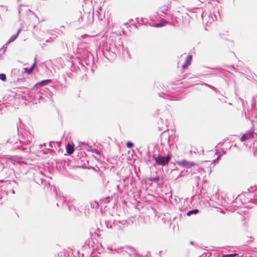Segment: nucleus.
<instances>
[{
  "label": "nucleus",
  "instance_id": "nucleus-52",
  "mask_svg": "<svg viewBox=\"0 0 257 257\" xmlns=\"http://www.w3.org/2000/svg\"><path fill=\"white\" fill-rule=\"evenodd\" d=\"M109 202V200H106V201H105V202Z\"/></svg>",
  "mask_w": 257,
  "mask_h": 257
},
{
  "label": "nucleus",
  "instance_id": "nucleus-53",
  "mask_svg": "<svg viewBox=\"0 0 257 257\" xmlns=\"http://www.w3.org/2000/svg\"><path fill=\"white\" fill-rule=\"evenodd\" d=\"M109 202V200H106V201H105V202Z\"/></svg>",
  "mask_w": 257,
  "mask_h": 257
},
{
  "label": "nucleus",
  "instance_id": "nucleus-11",
  "mask_svg": "<svg viewBox=\"0 0 257 257\" xmlns=\"http://www.w3.org/2000/svg\"><path fill=\"white\" fill-rule=\"evenodd\" d=\"M12 182L11 181H8L6 183V186L7 187V193L12 192V194H15V189H17L18 188V183L16 180H12Z\"/></svg>",
  "mask_w": 257,
  "mask_h": 257
},
{
  "label": "nucleus",
  "instance_id": "nucleus-41",
  "mask_svg": "<svg viewBox=\"0 0 257 257\" xmlns=\"http://www.w3.org/2000/svg\"><path fill=\"white\" fill-rule=\"evenodd\" d=\"M110 48H108V47H106L105 48V50L106 51H110Z\"/></svg>",
  "mask_w": 257,
  "mask_h": 257
},
{
  "label": "nucleus",
  "instance_id": "nucleus-56",
  "mask_svg": "<svg viewBox=\"0 0 257 257\" xmlns=\"http://www.w3.org/2000/svg\"><path fill=\"white\" fill-rule=\"evenodd\" d=\"M161 145H163V144L162 143H161Z\"/></svg>",
  "mask_w": 257,
  "mask_h": 257
},
{
  "label": "nucleus",
  "instance_id": "nucleus-9",
  "mask_svg": "<svg viewBox=\"0 0 257 257\" xmlns=\"http://www.w3.org/2000/svg\"><path fill=\"white\" fill-rule=\"evenodd\" d=\"M39 93H35L32 89L28 93L27 96H22V99L28 102H32L33 103L37 104V100L39 101Z\"/></svg>",
  "mask_w": 257,
  "mask_h": 257
},
{
  "label": "nucleus",
  "instance_id": "nucleus-27",
  "mask_svg": "<svg viewBox=\"0 0 257 257\" xmlns=\"http://www.w3.org/2000/svg\"><path fill=\"white\" fill-rule=\"evenodd\" d=\"M6 75L5 73H0V80L5 81L6 80Z\"/></svg>",
  "mask_w": 257,
  "mask_h": 257
},
{
  "label": "nucleus",
  "instance_id": "nucleus-37",
  "mask_svg": "<svg viewBox=\"0 0 257 257\" xmlns=\"http://www.w3.org/2000/svg\"><path fill=\"white\" fill-rule=\"evenodd\" d=\"M188 66H186V65H185V63H184L182 66V70L185 69Z\"/></svg>",
  "mask_w": 257,
  "mask_h": 257
},
{
  "label": "nucleus",
  "instance_id": "nucleus-55",
  "mask_svg": "<svg viewBox=\"0 0 257 257\" xmlns=\"http://www.w3.org/2000/svg\"><path fill=\"white\" fill-rule=\"evenodd\" d=\"M99 10H101V7H100V8H99Z\"/></svg>",
  "mask_w": 257,
  "mask_h": 257
},
{
  "label": "nucleus",
  "instance_id": "nucleus-14",
  "mask_svg": "<svg viewBox=\"0 0 257 257\" xmlns=\"http://www.w3.org/2000/svg\"><path fill=\"white\" fill-rule=\"evenodd\" d=\"M37 63V58L35 57L34 59V62L33 64L31 65L30 68H25L24 70L23 71V73H27L28 74H30L34 69V67L35 66Z\"/></svg>",
  "mask_w": 257,
  "mask_h": 257
},
{
  "label": "nucleus",
  "instance_id": "nucleus-3",
  "mask_svg": "<svg viewBox=\"0 0 257 257\" xmlns=\"http://www.w3.org/2000/svg\"><path fill=\"white\" fill-rule=\"evenodd\" d=\"M177 164L180 167L185 168V169L180 171L177 178H181L190 174L192 175L194 173H192V168L196 165V163L192 161H188L185 159L178 161L177 162Z\"/></svg>",
  "mask_w": 257,
  "mask_h": 257
},
{
  "label": "nucleus",
  "instance_id": "nucleus-39",
  "mask_svg": "<svg viewBox=\"0 0 257 257\" xmlns=\"http://www.w3.org/2000/svg\"><path fill=\"white\" fill-rule=\"evenodd\" d=\"M212 69H215V70H219V71H221L222 70V69L219 67H216V68H212Z\"/></svg>",
  "mask_w": 257,
  "mask_h": 257
},
{
  "label": "nucleus",
  "instance_id": "nucleus-36",
  "mask_svg": "<svg viewBox=\"0 0 257 257\" xmlns=\"http://www.w3.org/2000/svg\"><path fill=\"white\" fill-rule=\"evenodd\" d=\"M49 145L50 147L53 148L54 147V146L55 145V143L54 142H50Z\"/></svg>",
  "mask_w": 257,
  "mask_h": 257
},
{
  "label": "nucleus",
  "instance_id": "nucleus-40",
  "mask_svg": "<svg viewBox=\"0 0 257 257\" xmlns=\"http://www.w3.org/2000/svg\"><path fill=\"white\" fill-rule=\"evenodd\" d=\"M76 168H84V165H82V166H75Z\"/></svg>",
  "mask_w": 257,
  "mask_h": 257
},
{
  "label": "nucleus",
  "instance_id": "nucleus-20",
  "mask_svg": "<svg viewBox=\"0 0 257 257\" xmlns=\"http://www.w3.org/2000/svg\"><path fill=\"white\" fill-rule=\"evenodd\" d=\"M202 85H203L204 86H206V87L211 89L212 90H214L216 92L219 91L216 87H215L214 86H213L210 84H209L208 83L204 82L202 84Z\"/></svg>",
  "mask_w": 257,
  "mask_h": 257
},
{
  "label": "nucleus",
  "instance_id": "nucleus-42",
  "mask_svg": "<svg viewBox=\"0 0 257 257\" xmlns=\"http://www.w3.org/2000/svg\"><path fill=\"white\" fill-rule=\"evenodd\" d=\"M102 53H103V55L104 56V57H105V58H107V56H106V54H105V53H104V49H103V50H102Z\"/></svg>",
  "mask_w": 257,
  "mask_h": 257
},
{
  "label": "nucleus",
  "instance_id": "nucleus-1",
  "mask_svg": "<svg viewBox=\"0 0 257 257\" xmlns=\"http://www.w3.org/2000/svg\"><path fill=\"white\" fill-rule=\"evenodd\" d=\"M172 157V154L166 149H163L160 151V147L158 145L154 147V154L152 156L153 159L155 161L154 166L164 167L167 165Z\"/></svg>",
  "mask_w": 257,
  "mask_h": 257
},
{
  "label": "nucleus",
  "instance_id": "nucleus-58",
  "mask_svg": "<svg viewBox=\"0 0 257 257\" xmlns=\"http://www.w3.org/2000/svg\"><path fill=\"white\" fill-rule=\"evenodd\" d=\"M18 1H19L20 0H18Z\"/></svg>",
  "mask_w": 257,
  "mask_h": 257
},
{
  "label": "nucleus",
  "instance_id": "nucleus-24",
  "mask_svg": "<svg viewBox=\"0 0 257 257\" xmlns=\"http://www.w3.org/2000/svg\"><path fill=\"white\" fill-rule=\"evenodd\" d=\"M134 146V144L133 142L131 141H127L126 143V147L128 149H131L133 148Z\"/></svg>",
  "mask_w": 257,
  "mask_h": 257
},
{
  "label": "nucleus",
  "instance_id": "nucleus-15",
  "mask_svg": "<svg viewBox=\"0 0 257 257\" xmlns=\"http://www.w3.org/2000/svg\"><path fill=\"white\" fill-rule=\"evenodd\" d=\"M163 178L161 176H157L155 177H149L148 178V180L150 182H154L157 183L158 184L161 183L160 181L163 180Z\"/></svg>",
  "mask_w": 257,
  "mask_h": 257
},
{
  "label": "nucleus",
  "instance_id": "nucleus-33",
  "mask_svg": "<svg viewBox=\"0 0 257 257\" xmlns=\"http://www.w3.org/2000/svg\"><path fill=\"white\" fill-rule=\"evenodd\" d=\"M79 146L77 147V148H79V147H80L81 148V145H84V146H87V144L85 143V142H79Z\"/></svg>",
  "mask_w": 257,
  "mask_h": 257
},
{
  "label": "nucleus",
  "instance_id": "nucleus-8",
  "mask_svg": "<svg viewBox=\"0 0 257 257\" xmlns=\"http://www.w3.org/2000/svg\"><path fill=\"white\" fill-rule=\"evenodd\" d=\"M81 255L82 257H99L94 249L90 247L89 244H85L82 247Z\"/></svg>",
  "mask_w": 257,
  "mask_h": 257
},
{
  "label": "nucleus",
  "instance_id": "nucleus-10",
  "mask_svg": "<svg viewBox=\"0 0 257 257\" xmlns=\"http://www.w3.org/2000/svg\"><path fill=\"white\" fill-rule=\"evenodd\" d=\"M171 1H168L166 4L160 7L158 11V15L163 17H169V12H170L171 9Z\"/></svg>",
  "mask_w": 257,
  "mask_h": 257
},
{
  "label": "nucleus",
  "instance_id": "nucleus-13",
  "mask_svg": "<svg viewBox=\"0 0 257 257\" xmlns=\"http://www.w3.org/2000/svg\"><path fill=\"white\" fill-rule=\"evenodd\" d=\"M252 137L253 134L251 131H248L241 137L240 140L241 142H243L252 138Z\"/></svg>",
  "mask_w": 257,
  "mask_h": 257
},
{
  "label": "nucleus",
  "instance_id": "nucleus-30",
  "mask_svg": "<svg viewBox=\"0 0 257 257\" xmlns=\"http://www.w3.org/2000/svg\"><path fill=\"white\" fill-rule=\"evenodd\" d=\"M66 150H67V152L69 154H70V155H71V154H73V152H74V150H73V149H68V148H67H67H66Z\"/></svg>",
  "mask_w": 257,
  "mask_h": 257
},
{
  "label": "nucleus",
  "instance_id": "nucleus-44",
  "mask_svg": "<svg viewBox=\"0 0 257 257\" xmlns=\"http://www.w3.org/2000/svg\"><path fill=\"white\" fill-rule=\"evenodd\" d=\"M178 170H179V169L178 168H176L173 171H178Z\"/></svg>",
  "mask_w": 257,
  "mask_h": 257
},
{
  "label": "nucleus",
  "instance_id": "nucleus-29",
  "mask_svg": "<svg viewBox=\"0 0 257 257\" xmlns=\"http://www.w3.org/2000/svg\"><path fill=\"white\" fill-rule=\"evenodd\" d=\"M226 98H227L225 96L222 95L221 98H218V99L220 101H222L226 103Z\"/></svg>",
  "mask_w": 257,
  "mask_h": 257
},
{
  "label": "nucleus",
  "instance_id": "nucleus-43",
  "mask_svg": "<svg viewBox=\"0 0 257 257\" xmlns=\"http://www.w3.org/2000/svg\"><path fill=\"white\" fill-rule=\"evenodd\" d=\"M92 152H94V153H95L98 155H100V153L96 151H92Z\"/></svg>",
  "mask_w": 257,
  "mask_h": 257
},
{
  "label": "nucleus",
  "instance_id": "nucleus-28",
  "mask_svg": "<svg viewBox=\"0 0 257 257\" xmlns=\"http://www.w3.org/2000/svg\"><path fill=\"white\" fill-rule=\"evenodd\" d=\"M164 25L163 22H159L155 24V27H162Z\"/></svg>",
  "mask_w": 257,
  "mask_h": 257
},
{
  "label": "nucleus",
  "instance_id": "nucleus-4",
  "mask_svg": "<svg viewBox=\"0 0 257 257\" xmlns=\"http://www.w3.org/2000/svg\"><path fill=\"white\" fill-rule=\"evenodd\" d=\"M0 183L7 182L14 180L15 178L20 180L17 176H16L15 171L13 169L4 167L0 172Z\"/></svg>",
  "mask_w": 257,
  "mask_h": 257
},
{
  "label": "nucleus",
  "instance_id": "nucleus-19",
  "mask_svg": "<svg viewBox=\"0 0 257 257\" xmlns=\"http://www.w3.org/2000/svg\"><path fill=\"white\" fill-rule=\"evenodd\" d=\"M174 139V137L171 138L170 136H168L166 137L165 140H167L168 144L171 147L175 142Z\"/></svg>",
  "mask_w": 257,
  "mask_h": 257
},
{
  "label": "nucleus",
  "instance_id": "nucleus-34",
  "mask_svg": "<svg viewBox=\"0 0 257 257\" xmlns=\"http://www.w3.org/2000/svg\"><path fill=\"white\" fill-rule=\"evenodd\" d=\"M225 152L226 151L224 149H221V152H219L220 154L219 155H221V156L222 155L224 154Z\"/></svg>",
  "mask_w": 257,
  "mask_h": 257
},
{
  "label": "nucleus",
  "instance_id": "nucleus-54",
  "mask_svg": "<svg viewBox=\"0 0 257 257\" xmlns=\"http://www.w3.org/2000/svg\"><path fill=\"white\" fill-rule=\"evenodd\" d=\"M77 253H78V254H80V253L79 251H77Z\"/></svg>",
  "mask_w": 257,
  "mask_h": 257
},
{
  "label": "nucleus",
  "instance_id": "nucleus-17",
  "mask_svg": "<svg viewBox=\"0 0 257 257\" xmlns=\"http://www.w3.org/2000/svg\"><path fill=\"white\" fill-rule=\"evenodd\" d=\"M192 60V55L189 54L187 55L185 61L184 62L185 65H186V66H189L191 64V62Z\"/></svg>",
  "mask_w": 257,
  "mask_h": 257
},
{
  "label": "nucleus",
  "instance_id": "nucleus-32",
  "mask_svg": "<svg viewBox=\"0 0 257 257\" xmlns=\"http://www.w3.org/2000/svg\"><path fill=\"white\" fill-rule=\"evenodd\" d=\"M130 251L133 252L135 251V248L132 246H128L126 247Z\"/></svg>",
  "mask_w": 257,
  "mask_h": 257
},
{
  "label": "nucleus",
  "instance_id": "nucleus-31",
  "mask_svg": "<svg viewBox=\"0 0 257 257\" xmlns=\"http://www.w3.org/2000/svg\"><path fill=\"white\" fill-rule=\"evenodd\" d=\"M34 181H35V182H36L37 184H40L39 181H40L41 183V184H42V183H43V181L44 180V179H42V178H41V179H39L38 180V181L36 180V178H34Z\"/></svg>",
  "mask_w": 257,
  "mask_h": 257
},
{
  "label": "nucleus",
  "instance_id": "nucleus-59",
  "mask_svg": "<svg viewBox=\"0 0 257 257\" xmlns=\"http://www.w3.org/2000/svg\"><path fill=\"white\" fill-rule=\"evenodd\" d=\"M256 97H257V95H256Z\"/></svg>",
  "mask_w": 257,
  "mask_h": 257
},
{
  "label": "nucleus",
  "instance_id": "nucleus-47",
  "mask_svg": "<svg viewBox=\"0 0 257 257\" xmlns=\"http://www.w3.org/2000/svg\"><path fill=\"white\" fill-rule=\"evenodd\" d=\"M190 244H193L194 243V242H193V241H191L190 242Z\"/></svg>",
  "mask_w": 257,
  "mask_h": 257
},
{
  "label": "nucleus",
  "instance_id": "nucleus-35",
  "mask_svg": "<svg viewBox=\"0 0 257 257\" xmlns=\"http://www.w3.org/2000/svg\"><path fill=\"white\" fill-rule=\"evenodd\" d=\"M22 28H20L18 31H17V32L16 33V34H15L16 35H17V36H18L19 34L20 33V32L22 31Z\"/></svg>",
  "mask_w": 257,
  "mask_h": 257
},
{
  "label": "nucleus",
  "instance_id": "nucleus-48",
  "mask_svg": "<svg viewBox=\"0 0 257 257\" xmlns=\"http://www.w3.org/2000/svg\"><path fill=\"white\" fill-rule=\"evenodd\" d=\"M230 67H231V68H233V69L234 68V66H233V65H230Z\"/></svg>",
  "mask_w": 257,
  "mask_h": 257
},
{
  "label": "nucleus",
  "instance_id": "nucleus-18",
  "mask_svg": "<svg viewBox=\"0 0 257 257\" xmlns=\"http://www.w3.org/2000/svg\"><path fill=\"white\" fill-rule=\"evenodd\" d=\"M199 212V210L198 209H193L189 210L186 213L187 216H191L192 214H197Z\"/></svg>",
  "mask_w": 257,
  "mask_h": 257
},
{
  "label": "nucleus",
  "instance_id": "nucleus-50",
  "mask_svg": "<svg viewBox=\"0 0 257 257\" xmlns=\"http://www.w3.org/2000/svg\"><path fill=\"white\" fill-rule=\"evenodd\" d=\"M204 162L208 163V162H209V161H204Z\"/></svg>",
  "mask_w": 257,
  "mask_h": 257
},
{
  "label": "nucleus",
  "instance_id": "nucleus-25",
  "mask_svg": "<svg viewBox=\"0 0 257 257\" xmlns=\"http://www.w3.org/2000/svg\"><path fill=\"white\" fill-rule=\"evenodd\" d=\"M104 223L107 228H111L112 227V225L110 224V222L108 220H104Z\"/></svg>",
  "mask_w": 257,
  "mask_h": 257
},
{
  "label": "nucleus",
  "instance_id": "nucleus-22",
  "mask_svg": "<svg viewBox=\"0 0 257 257\" xmlns=\"http://www.w3.org/2000/svg\"><path fill=\"white\" fill-rule=\"evenodd\" d=\"M63 201L62 205L63 206H67L69 211H71L73 208H74V207L72 205H69V204H66L65 202V199H63Z\"/></svg>",
  "mask_w": 257,
  "mask_h": 257
},
{
  "label": "nucleus",
  "instance_id": "nucleus-49",
  "mask_svg": "<svg viewBox=\"0 0 257 257\" xmlns=\"http://www.w3.org/2000/svg\"><path fill=\"white\" fill-rule=\"evenodd\" d=\"M162 134H163V136H164L165 135V132H163V133H162Z\"/></svg>",
  "mask_w": 257,
  "mask_h": 257
},
{
  "label": "nucleus",
  "instance_id": "nucleus-7",
  "mask_svg": "<svg viewBox=\"0 0 257 257\" xmlns=\"http://www.w3.org/2000/svg\"><path fill=\"white\" fill-rule=\"evenodd\" d=\"M22 143L21 140L14 136L10 137L5 143H4L5 144L11 145L13 149L17 150L18 152H22Z\"/></svg>",
  "mask_w": 257,
  "mask_h": 257
},
{
  "label": "nucleus",
  "instance_id": "nucleus-51",
  "mask_svg": "<svg viewBox=\"0 0 257 257\" xmlns=\"http://www.w3.org/2000/svg\"><path fill=\"white\" fill-rule=\"evenodd\" d=\"M59 203L58 202V203H57V206H59Z\"/></svg>",
  "mask_w": 257,
  "mask_h": 257
},
{
  "label": "nucleus",
  "instance_id": "nucleus-5",
  "mask_svg": "<svg viewBox=\"0 0 257 257\" xmlns=\"http://www.w3.org/2000/svg\"><path fill=\"white\" fill-rule=\"evenodd\" d=\"M22 142V153H28L30 152V148L33 145L34 138L33 135L29 132L23 135L21 139Z\"/></svg>",
  "mask_w": 257,
  "mask_h": 257
},
{
  "label": "nucleus",
  "instance_id": "nucleus-6",
  "mask_svg": "<svg viewBox=\"0 0 257 257\" xmlns=\"http://www.w3.org/2000/svg\"><path fill=\"white\" fill-rule=\"evenodd\" d=\"M79 66L77 67L78 69H82L85 71L87 69L86 66L91 67V64L94 63V57L91 53L87 54L86 57L78 61Z\"/></svg>",
  "mask_w": 257,
  "mask_h": 257
},
{
  "label": "nucleus",
  "instance_id": "nucleus-21",
  "mask_svg": "<svg viewBox=\"0 0 257 257\" xmlns=\"http://www.w3.org/2000/svg\"><path fill=\"white\" fill-rule=\"evenodd\" d=\"M76 70V67L75 66V65L73 63H71V68H70V70L71 72H68L67 73V75L69 76V77H71V75H72V71H74Z\"/></svg>",
  "mask_w": 257,
  "mask_h": 257
},
{
  "label": "nucleus",
  "instance_id": "nucleus-12",
  "mask_svg": "<svg viewBox=\"0 0 257 257\" xmlns=\"http://www.w3.org/2000/svg\"><path fill=\"white\" fill-rule=\"evenodd\" d=\"M245 116L246 119H248L251 121H253L252 120V118H257V110L251 105V107L250 109L247 111V112H245Z\"/></svg>",
  "mask_w": 257,
  "mask_h": 257
},
{
  "label": "nucleus",
  "instance_id": "nucleus-38",
  "mask_svg": "<svg viewBox=\"0 0 257 257\" xmlns=\"http://www.w3.org/2000/svg\"><path fill=\"white\" fill-rule=\"evenodd\" d=\"M238 199H239V195H238V196H237L235 198V199L234 201L233 202H232V203H233L237 202V200H238Z\"/></svg>",
  "mask_w": 257,
  "mask_h": 257
},
{
  "label": "nucleus",
  "instance_id": "nucleus-23",
  "mask_svg": "<svg viewBox=\"0 0 257 257\" xmlns=\"http://www.w3.org/2000/svg\"><path fill=\"white\" fill-rule=\"evenodd\" d=\"M18 37V36H17V35H16V34L13 35V36H12L11 37V38L9 39V43H11V42H14V41H15V40L17 39Z\"/></svg>",
  "mask_w": 257,
  "mask_h": 257
},
{
  "label": "nucleus",
  "instance_id": "nucleus-26",
  "mask_svg": "<svg viewBox=\"0 0 257 257\" xmlns=\"http://www.w3.org/2000/svg\"><path fill=\"white\" fill-rule=\"evenodd\" d=\"M237 255L236 253H229L223 254L221 257H235Z\"/></svg>",
  "mask_w": 257,
  "mask_h": 257
},
{
  "label": "nucleus",
  "instance_id": "nucleus-45",
  "mask_svg": "<svg viewBox=\"0 0 257 257\" xmlns=\"http://www.w3.org/2000/svg\"><path fill=\"white\" fill-rule=\"evenodd\" d=\"M10 43H9V40L7 41V42L6 43V45H8L9 44H10Z\"/></svg>",
  "mask_w": 257,
  "mask_h": 257
},
{
  "label": "nucleus",
  "instance_id": "nucleus-2",
  "mask_svg": "<svg viewBox=\"0 0 257 257\" xmlns=\"http://www.w3.org/2000/svg\"><path fill=\"white\" fill-rule=\"evenodd\" d=\"M51 82V79H47L39 81L36 83L32 88V90L36 91L35 93H39V103H41V101L44 98L43 95H44L43 91L47 93L48 88L46 86L48 83Z\"/></svg>",
  "mask_w": 257,
  "mask_h": 257
},
{
  "label": "nucleus",
  "instance_id": "nucleus-57",
  "mask_svg": "<svg viewBox=\"0 0 257 257\" xmlns=\"http://www.w3.org/2000/svg\"><path fill=\"white\" fill-rule=\"evenodd\" d=\"M255 195L257 197V194H255Z\"/></svg>",
  "mask_w": 257,
  "mask_h": 257
},
{
  "label": "nucleus",
  "instance_id": "nucleus-16",
  "mask_svg": "<svg viewBox=\"0 0 257 257\" xmlns=\"http://www.w3.org/2000/svg\"><path fill=\"white\" fill-rule=\"evenodd\" d=\"M221 158V155H218V156L213 160V163H211L210 164V167L209 168H208V169H209V172L210 173H211V168H213L215 165L216 163H217L219 160Z\"/></svg>",
  "mask_w": 257,
  "mask_h": 257
},
{
  "label": "nucleus",
  "instance_id": "nucleus-46",
  "mask_svg": "<svg viewBox=\"0 0 257 257\" xmlns=\"http://www.w3.org/2000/svg\"><path fill=\"white\" fill-rule=\"evenodd\" d=\"M80 19H82V17L81 16H80V18L78 19V22L80 21Z\"/></svg>",
  "mask_w": 257,
  "mask_h": 257
}]
</instances>
